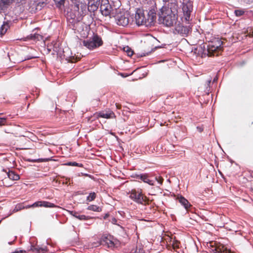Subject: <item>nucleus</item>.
<instances>
[{"instance_id":"obj_12","label":"nucleus","mask_w":253,"mask_h":253,"mask_svg":"<svg viewBox=\"0 0 253 253\" xmlns=\"http://www.w3.org/2000/svg\"><path fill=\"white\" fill-rule=\"evenodd\" d=\"M100 244L108 248H113L115 246L111 236L103 235L100 239Z\"/></svg>"},{"instance_id":"obj_30","label":"nucleus","mask_w":253,"mask_h":253,"mask_svg":"<svg viewBox=\"0 0 253 253\" xmlns=\"http://www.w3.org/2000/svg\"><path fill=\"white\" fill-rule=\"evenodd\" d=\"M245 13V11L242 9H237L234 11V13L237 16H241Z\"/></svg>"},{"instance_id":"obj_20","label":"nucleus","mask_w":253,"mask_h":253,"mask_svg":"<svg viewBox=\"0 0 253 253\" xmlns=\"http://www.w3.org/2000/svg\"><path fill=\"white\" fill-rule=\"evenodd\" d=\"M214 253H229L223 246H219L212 250Z\"/></svg>"},{"instance_id":"obj_26","label":"nucleus","mask_w":253,"mask_h":253,"mask_svg":"<svg viewBox=\"0 0 253 253\" xmlns=\"http://www.w3.org/2000/svg\"><path fill=\"white\" fill-rule=\"evenodd\" d=\"M96 195L95 192H91L86 198V201L88 202H91L93 201L96 198Z\"/></svg>"},{"instance_id":"obj_7","label":"nucleus","mask_w":253,"mask_h":253,"mask_svg":"<svg viewBox=\"0 0 253 253\" xmlns=\"http://www.w3.org/2000/svg\"><path fill=\"white\" fill-rule=\"evenodd\" d=\"M133 177L138 180H142L145 183H148L150 185H155L156 181H157L158 183L160 184H162L163 183V179L158 180L157 178L156 177L155 180H151L149 179L148 175L146 173L135 174Z\"/></svg>"},{"instance_id":"obj_10","label":"nucleus","mask_w":253,"mask_h":253,"mask_svg":"<svg viewBox=\"0 0 253 253\" xmlns=\"http://www.w3.org/2000/svg\"><path fill=\"white\" fill-rule=\"evenodd\" d=\"M100 10L101 13L106 16L110 14L112 11V7L109 4L108 0H101Z\"/></svg>"},{"instance_id":"obj_8","label":"nucleus","mask_w":253,"mask_h":253,"mask_svg":"<svg viewBox=\"0 0 253 253\" xmlns=\"http://www.w3.org/2000/svg\"><path fill=\"white\" fill-rule=\"evenodd\" d=\"M116 22L117 25L125 27L129 23V15L128 13H120L116 16Z\"/></svg>"},{"instance_id":"obj_11","label":"nucleus","mask_w":253,"mask_h":253,"mask_svg":"<svg viewBox=\"0 0 253 253\" xmlns=\"http://www.w3.org/2000/svg\"><path fill=\"white\" fill-rule=\"evenodd\" d=\"M129 197L138 204H143L145 202L144 197L141 192L136 191L135 190H132L131 191Z\"/></svg>"},{"instance_id":"obj_19","label":"nucleus","mask_w":253,"mask_h":253,"mask_svg":"<svg viewBox=\"0 0 253 253\" xmlns=\"http://www.w3.org/2000/svg\"><path fill=\"white\" fill-rule=\"evenodd\" d=\"M98 116L106 119L113 118L115 117L114 113L112 111H109L108 112H100Z\"/></svg>"},{"instance_id":"obj_2","label":"nucleus","mask_w":253,"mask_h":253,"mask_svg":"<svg viewBox=\"0 0 253 253\" xmlns=\"http://www.w3.org/2000/svg\"><path fill=\"white\" fill-rule=\"evenodd\" d=\"M146 16L144 11L140 9L137 10L135 15L136 23L138 26L144 25L146 27H150L154 24L156 19V13L154 9L150 10L149 12L146 11Z\"/></svg>"},{"instance_id":"obj_32","label":"nucleus","mask_w":253,"mask_h":253,"mask_svg":"<svg viewBox=\"0 0 253 253\" xmlns=\"http://www.w3.org/2000/svg\"><path fill=\"white\" fill-rule=\"evenodd\" d=\"M180 243L178 241L173 242L172 243V247L174 249H178L179 248Z\"/></svg>"},{"instance_id":"obj_23","label":"nucleus","mask_w":253,"mask_h":253,"mask_svg":"<svg viewBox=\"0 0 253 253\" xmlns=\"http://www.w3.org/2000/svg\"><path fill=\"white\" fill-rule=\"evenodd\" d=\"M87 209L90 211L97 212H100L102 211V209L100 207L94 205L89 206Z\"/></svg>"},{"instance_id":"obj_18","label":"nucleus","mask_w":253,"mask_h":253,"mask_svg":"<svg viewBox=\"0 0 253 253\" xmlns=\"http://www.w3.org/2000/svg\"><path fill=\"white\" fill-rule=\"evenodd\" d=\"M31 251L33 253H47V251L45 248H39L32 245L31 246Z\"/></svg>"},{"instance_id":"obj_16","label":"nucleus","mask_w":253,"mask_h":253,"mask_svg":"<svg viewBox=\"0 0 253 253\" xmlns=\"http://www.w3.org/2000/svg\"><path fill=\"white\" fill-rule=\"evenodd\" d=\"M177 200L187 211H188L189 208H190L191 207V205L189 202V201L181 195L178 196Z\"/></svg>"},{"instance_id":"obj_13","label":"nucleus","mask_w":253,"mask_h":253,"mask_svg":"<svg viewBox=\"0 0 253 253\" xmlns=\"http://www.w3.org/2000/svg\"><path fill=\"white\" fill-rule=\"evenodd\" d=\"M190 30L191 28L189 26L178 25L175 28V32L183 36H187L190 32Z\"/></svg>"},{"instance_id":"obj_3","label":"nucleus","mask_w":253,"mask_h":253,"mask_svg":"<svg viewBox=\"0 0 253 253\" xmlns=\"http://www.w3.org/2000/svg\"><path fill=\"white\" fill-rule=\"evenodd\" d=\"M223 42L220 39L217 38L210 42L208 45V48L204 53V55H207L208 56H217L219 52L222 50V45Z\"/></svg>"},{"instance_id":"obj_14","label":"nucleus","mask_w":253,"mask_h":253,"mask_svg":"<svg viewBox=\"0 0 253 253\" xmlns=\"http://www.w3.org/2000/svg\"><path fill=\"white\" fill-rule=\"evenodd\" d=\"M100 0H88V10L89 12H94L99 5Z\"/></svg>"},{"instance_id":"obj_44","label":"nucleus","mask_w":253,"mask_h":253,"mask_svg":"<svg viewBox=\"0 0 253 253\" xmlns=\"http://www.w3.org/2000/svg\"><path fill=\"white\" fill-rule=\"evenodd\" d=\"M92 224V223H91V222H90H90H88V224H89H89Z\"/></svg>"},{"instance_id":"obj_37","label":"nucleus","mask_w":253,"mask_h":253,"mask_svg":"<svg viewBox=\"0 0 253 253\" xmlns=\"http://www.w3.org/2000/svg\"><path fill=\"white\" fill-rule=\"evenodd\" d=\"M50 160H51V159H50V158L43 159H41L40 161V162H48Z\"/></svg>"},{"instance_id":"obj_21","label":"nucleus","mask_w":253,"mask_h":253,"mask_svg":"<svg viewBox=\"0 0 253 253\" xmlns=\"http://www.w3.org/2000/svg\"><path fill=\"white\" fill-rule=\"evenodd\" d=\"M7 174L8 178L13 180H17L20 178L19 175L12 171L9 170Z\"/></svg>"},{"instance_id":"obj_25","label":"nucleus","mask_w":253,"mask_h":253,"mask_svg":"<svg viewBox=\"0 0 253 253\" xmlns=\"http://www.w3.org/2000/svg\"><path fill=\"white\" fill-rule=\"evenodd\" d=\"M23 209H25L24 203L19 204L16 205L15 208L13 209V212H15Z\"/></svg>"},{"instance_id":"obj_22","label":"nucleus","mask_w":253,"mask_h":253,"mask_svg":"<svg viewBox=\"0 0 253 253\" xmlns=\"http://www.w3.org/2000/svg\"><path fill=\"white\" fill-rule=\"evenodd\" d=\"M10 2V0H0V9L4 10L6 8Z\"/></svg>"},{"instance_id":"obj_28","label":"nucleus","mask_w":253,"mask_h":253,"mask_svg":"<svg viewBox=\"0 0 253 253\" xmlns=\"http://www.w3.org/2000/svg\"><path fill=\"white\" fill-rule=\"evenodd\" d=\"M57 6V7L60 8L62 6L64 5L65 0H53Z\"/></svg>"},{"instance_id":"obj_36","label":"nucleus","mask_w":253,"mask_h":253,"mask_svg":"<svg viewBox=\"0 0 253 253\" xmlns=\"http://www.w3.org/2000/svg\"><path fill=\"white\" fill-rule=\"evenodd\" d=\"M46 4L45 3V2H39L38 4V6H40V7H44V5H45Z\"/></svg>"},{"instance_id":"obj_27","label":"nucleus","mask_w":253,"mask_h":253,"mask_svg":"<svg viewBox=\"0 0 253 253\" xmlns=\"http://www.w3.org/2000/svg\"><path fill=\"white\" fill-rule=\"evenodd\" d=\"M129 253H144V250L141 248L136 247L133 248Z\"/></svg>"},{"instance_id":"obj_40","label":"nucleus","mask_w":253,"mask_h":253,"mask_svg":"<svg viewBox=\"0 0 253 253\" xmlns=\"http://www.w3.org/2000/svg\"><path fill=\"white\" fill-rule=\"evenodd\" d=\"M35 58V57H34V56H27L25 59V60H29V59H32V58Z\"/></svg>"},{"instance_id":"obj_24","label":"nucleus","mask_w":253,"mask_h":253,"mask_svg":"<svg viewBox=\"0 0 253 253\" xmlns=\"http://www.w3.org/2000/svg\"><path fill=\"white\" fill-rule=\"evenodd\" d=\"M9 26L7 23H4L0 28V34L1 35H4L7 31Z\"/></svg>"},{"instance_id":"obj_1","label":"nucleus","mask_w":253,"mask_h":253,"mask_svg":"<svg viewBox=\"0 0 253 253\" xmlns=\"http://www.w3.org/2000/svg\"><path fill=\"white\" fill-rule=\"evenodd\" d=\"M88 6L85 3L76 2L71 4V8L67 11V18L73 20L74 21H79L82 19L83 17L86 14Z\"/></svg>"},{"instance_id":"obj_29","label":"nucleus","mask_w":253,"mask_h":253,"mask_svg":"<svg viewBox=\"0 0 253 253\" xmlns=\"http://www.w3.org/2000/svg\"><path fill=\"white\" fill-rule=\"evenodd\" d=\"M124 49L127 53L128 56H131L133 55V51L128 46L125 47Z\"/></svg>"},{"instance_id":"obj_41","label":"nucleus","mask_w":253,"mask_h":253,"mask_svg":"<svg viewBox=\"0 0 253 253\" xmlns=\"http://www.w3.org/2000/svg\"><path fill=\"white\" fill-rule=\"evenodd\" d=\"M197 128L200 132H202L203 131V129L200 126H197Z\"/></svg>"},{"instance_id":"obj_6","label":"nucleus","mask_w":253,"mask_h":253,"mask_svg":"<svg viewBox=\"0 0 253 253\" xmlns=\"http://www.w3.org/2000/svg\"><path fill=\"white\" fill-rule=\"evenodd\" d=\"M193 9L192 2L190 0H183L182 3V11L184 20L189 22L191 19V13Z\"/></svg>"},{"instance_id":"obj_33","label":"nucleus","mask_w":253,"mask_h":253,"mask_svg":"<svg viewBox=\"0 0 253 253\" xmlns=\"http://www.w3.org/2000/svg\"><path fill=\"white\" fill-rule=\"evenodd\" d=\"M13 2H16L19 5L23 4L25 3L26 0H12Z\"/></svg>"},{"instance_id":"obj_39","label":"nucleus","mask_w":253,"mask_h":253,"mask_svg":"<svg viewBox=\"0 0 253 253\" xmlns=\"http://www.w3.org/2000/svg\"><path fill=\"white\" fill-rule=\"evenodd\" d=\"M30 208H33V206H32V205H28L25 206V209H29Z\"/></svg>"},{"instance_id":"obj_43","label":"nucleus","mask_w":253,"mask_h":253,"mask_svg":"<svg viewBox=\"0 0 253 253\" xmlns=\"http://www.w3.org/2000/svg\"><path fill=\"white\" fill-rule=\"evenodd\" d=\"M109 214H106L105 216H104V218H106V217H107L108 216Z\"/></svg>"},{"instance_id":"obj_4","label":"nucleus","mask_w":253,"mask_h":253,"mask_svg":"<svg viewBox=\"0 0 253 253\" xmlns=\"http://www.w3.org/2000/svg\"><path fill=\"white\" fill-rule=\"evenodd\" d=\"M177 15L170 12L169 10H163L159 16L160 22L167 27L173 26L177 20Z\"/></svg>"},{"instance_id":"obj_34","label":"nucleus","mask_w":253,"mask_h":253,"mask_svg":"<svg viewBox=\"0 0 253 253\" xmlns=\"http://www.w3.org/2000/svg\"><path fill=\"white\" fill-rule=\"evenodd\" d=\"M6 118H0V126L4 125L6 123Z\"/></svg>"},{"instance_id":"obj_5","label":"nucleus","mask_w":253,"mask_h":253,"mask_svg":"<svg viewBox=\"0 0 253 253\" xmlns=\"http://www.w3.org/2000/svg\"><path fill=\"white\" fill-rule=\"evenodd\" d=\"M103 44L101 38L97 35H93V36L87 40L83 42V44L89 49H93Z\"/></svg>"},{"instance_id":"obj_31","label":"nucleus","mask_w":253,"mask_h":253,"mask_svg":"<svg viewBox=\"0 0 253 253\" xmlns=\"http://www.w3.org/2000/svg\"><path fill=\"white\" fill-rule=\"evenodd\" d=\"M65 165L70 166H77L80 167H83V165L82 164L77 163L76 162H68L65 164Z\"/></svg>"},{"instance_id":"obj_9","label":"nucleus","mask_w":253,"mask_h":253,"mask_svg":"<svg viewBox=\"0 0 253 253\" xmlns=\"http://www.w3.org/2000/svg\"><path fill=\"white\" fill-rule=\"evenodd\" d=\"M164 1L168 2V7L165 10H169L170 12L177 15L179 8L177 0H165Z\"/></svg>"},{"instance_id":"obj_17","label":"nucleus","mask_w":253,"mask_h":253,"mask_svg":"<svg viewBox=\"0 0 253 253\" xmlns=\"http://www.w3.org/2000/svg\"><path fill=\"white\" fill-rule=\"evenodd\" d=\"M70 214L72 215L73 216L77 218V219H79L81 220H85L91 218L89 216H86L85 215L80 214L78 212H76L75 211H70Z\"/></svg>"},{"instance_id":"obj_45","label":"nucleus","mask_w":253,"mask_h":253,"mask_svg":"<svg viewBox=\"0 0 253 253\" xmlns=\"http://www.w3.org/2000/svg\"><path fill=\"white\" fill-rule=\"evenodd\" d=\"M92 224V223H91V222H90H90H88V224H89H89Z\"/></svg>"},{"instance_id":"obj_15","label":"nucleus","mask_w":253,"mask_h":253,"mask_svg":"<svg viewBox=\"0 0 253 253\" xmlns=\"http://www.w3.org/2000/svg\"><path fill=\"white\" fill-rule=\"evenodd\" d=\"M33 208L43 207L45 208H53L55 206L54 204L51 203L47 201H37L32 205Z\"/></svg>"},{"instance_id":"obj_42","label":"nucleus","mask_w":253,"mask_h":253,"mask_svg":"<svg viewBox=\"0 0 253 253\" xmlns=\"http://www.w3.org/2000/svg\"><path fill=\"white\" fill-rule=\"evenodd\" d=\"M211 80H209L208 81H207V85L208 86H209L210 84H211Z\"/></svg>"},{"instance_id":"obj_38","label":"nucleus","mask_w":253,"mask_h":253,"mask_svg":"<svg viewBox=\"0 0 253 253\" xmlns=\"http://www.w3.org/2000/svg\"><path fill=\"white\" fill-rule=\"evenodd\" d=\"M117 222V219H116L115 218H114V217L112 218V220H111V222H112V223H113V224H116V222Z\"/></svg>"},{"instance_id":"obj_46","label":"nucleus","mask_w":253,"mask_h":253,"mask_svg":"<svg viewBox=\"0 0 253 253\" xmlns=\"http://www.w3.org/2000/svg\"><path fill=\"white\" fill-rule=\"evenodd\" d=\"M216 79L214 78V79H213V82H215V81H216Z\"/></svg>"},{"instance_id":"obj_35","label":"nucleus","mask_w":253,"mask_h":253,"mask_svg":"<svg viewBox=\"0 0 253 253\" xmlns=\"http://www.w3.org/2000/svg\"><path fill=\"white\" fill-rule=\"evenodd\" d=\"M244 2L250 4L253 2V0H242Z\"/></svg>"}]
</instances>
